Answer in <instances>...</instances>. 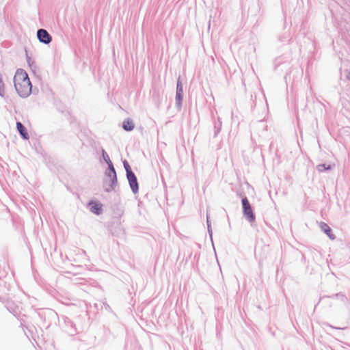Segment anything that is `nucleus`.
I'll list each match as a JSON object with an SVG mask.
<instances>
[{"label":"nucleus","instance_id":"1","mask_svg":"<svg viewBox=\"0 0 350 350\" xmlns=\"http://www.w3.org/2000/svg\"><path fill=\"white\" fill-rule=\"evenodd\" d=\"M16 90L21 96H27L31 91V84L27 73L23 69H18L14 77Z\"/></svg>","mask_w":350,"mask_h":350},{"label":"nucleus","instance_id":"2","mask_svg":"<svg viewBox=\"0 0 350 350\" xmlns=\"http://www.w3.org/2000/svg\"><path fill=\"white\" fill-rule=\"evenodd\" d=\"M242 205L243 211L245 217L250 222H253L255 220L256 217L247 198H244L242 199Z\"/></svg>","mask_w":350,"mask_h":350},{"label":"nucleus","instance_id":"3","mask_svg":"<svg viewBox=\"0 0 350 350\" xmlns=\"http://www.w3.org/2000/svg\"><path fill=\"white\" fill-rule=\"evenodd\" d=\"M37 36L39 40L43 43L49 44L51 41V36L45 29H39L37 32Z\"/></svg>","mask_w":350,"mask_h":350},{"label":"nucleus","instance_id":"4","mask_svg":"<svg viewBox=\"0 0 350 350\" xmlns=\"http://www.w3.org/2000/svg\"><path fill=\"white\" fill-rule=\"evenodd\" d=\"M126 176L133 191L136 193L138 191L139 186L135 175L133 172H130Z\"/></svg>","mask_w":350,"mask_h":350},{"label":"nucleus","instance_id":"5","mask_svg":"<svg viewBox=\"0 0 350 350\" xmlns=\"http://www.w3.org/2000/svg\"><path fill=\"white\" fill-rule=\"evenodd\" d=\"M90 211L96 215H99L102 211L103 205L99 202L92 201L89 203Z\"/></svg>","mask_w":350,"mask_h":350},{"label":"nucleus","instance_id":"6","mask_svg":"<svg viewBox=\"0 0 350 350\" xmlns=\"http://www.w3.org/2000/svg\"><path fill=\"white\" fill-rule=\"evenodd\" d=\"M16 127H17V129H18L19 133L22 136V137L25 139H27L29 138V135H28V133H27L26 129L22 124V123L20 122H18L16 123Z\"/></svg>","mask_w":350,"mask_h":350},{"label":"nucleus","instance_id":"7","mask_svg":"<svg viewBox=\"0 0 350 350\" xmlns=\"http://www.w3.org/2000/svg\"><path fill=\"white\" fill-rule=\"evenodd\" d=\"M320 227H321V229L325 232L326 233V234L331 239H334V234L332 233V230L331 228H329V226L325 224V223H323L322 222L321 224H320Z\"/></svg>","mask_w":350,"mask_h":350},{"label":"nucleus","instance_id":"8","mask_svg":"<svg viewBox=\"0 0 350 350\" xmlns=\"http://www.w3.org/2000/svg\"><path fill=\"white\" fill-rule=\"evenodd\" d=\"M123 128L127 131H131L134 129V124L131 120H126L123 122Z\"/></svg>","mask_w":350,"mask_h":350},{"label":"nucleus","instance_id":"9","mask_svg":"<svg viewBox=\"0 0 350 350\" xmlns=\"http://www.w3.org/2000/svg\"><path fill=\"white\" fill-rule=\"evenodd\" d=\"M182 94H183V86L182 84L178 81L177 83V90H176V99L179 101L182 100Z\"/></svg>","mask_w":350,"mask_h":350},{"label":"nucleus","instance_id":"10","mask_svg":"<svg viewBox=\"0 0 350 350\" xmlns=\"http://www.w3.org/2000/svg\"><path fill=\"white\" fill-rule=\"evenodd\" d=\"M109 176L113 179L116 180V171L114 170V167H113V163H111V161H109Z\"/></svg>","mask_w":350,"mask_h":350},{"label":"nucleus","instance_id":"11","mask_svg":"<svg viewBox=\"0 0 350 350\" xmlns=\"http://www.w3.org/2000/svg\"><path fill=\"white\" fill-rule=\"evenodd\" d=\"M124 168L126 171V175L129 174L130 172H133L131 171V167L129 165V164L128 163V162L126 161H124Z\"/></svg>","mask_w":350,"mask_h":350},{"label":"nucleus","instance_id":"12","mask_svg":"<svg viewBox=\"0 0 350 350\" xmlns=\"http://www.w3.org/2000/svg\"><path fill=\"white\" fill-rule=\"evenodd\" d=\"M4 95V83L2 79L0 78V96H3Z\"/></svg>","mask_w":350,"mask_h":350},{"label":"nucleus","instance_id":"13","mask_svg":"<svg viewBox=\"0 0 350 350\" xmlns=\"http://www.w3.org/2000/svg\"><path fill=\"white\" fill-rule=\"evenodd\" d=\"M103 157H104V159L105 160V161L107 163V164L109 165V161H111L109 159V157L107 154H106L105 152H103Z\"/></svg>","mask_w":350,"mask_h":350},{"label":"nucleus","instance_id":"14","mask_svg":"<svg viewBox=\"0 0 350 350\" xmlns=\"http://www.w3.org/2000/svg\"><path fill=\"white\" fill-rule=\"evenodd\" d=\"M324 169H325L324 165H321L318 166V170L321 172L323 171Z\"/></svg>","mask_w":350,"mask_h":350},{"label":"nucleus","instance_id":"15","mask_svg":"<svg viewBox=\"0 0 350 350\" xmlns=\"http://www.w3.org/2000/svg\"><path fill=\"white\" fill-rule=\"evenodd\" d=\"M348 78L350 79V74H349V76L348 77Z\"/></svg>","mask_w":350,"mask_h":350}]
</instances>
